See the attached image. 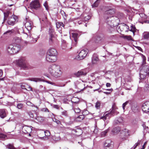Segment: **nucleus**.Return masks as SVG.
Segmentation results:
<instances>
[{
    "instance_id": "nucleus-1",
    "label": "nucleus",
    "mask_w": 149,
    "mask_h": 149,
    "mask_svg": "<svg viewBox=\"0 0 149 149\" xmlns=\"http://www.w3.org/2000/svg\"><path fill=\"white\" fill-rule=\"evenodd\" d=\"M48 72L51 75L55 77H60L62 73L60 66L56 65H50L48 68Z\"/></svg>"
},
{
    "instance_id": "nucleus-2",
    "label": "nucleus",
    "mask_w": 149,
    "mask_h": 149,
    "mask_svg": "<svg viewBox=\"0 0 149 149\" xmlns=\"http://www.w3.org/2000/svg\"><path fill=\"white\" fill-rule=\"evenodd\" d=\"M21 49L19 45L10 44L6 47V50L7 53L10 54H15L18 52Z\"/></svg>"
},
{
    "instance_id": "nucleus-3",
    "label": "nucleus",
    "mask_w": 149,
    "mask_h": 149,
    "mask_svg": "<svg viewBox=\"0 0 149 149\" xmlns=\"http://www.w3.org/2000/svg\"><path fill=\"white\" fill-rule=\"evenodd\" d=\"M141 67L142 69H141L140 70V77L141 80L142 79V82H143V81L146 80V79H144L146 75L149 74V66L143 65V64ZM141 81H140V82H141Z\"/></svg>"
},
{
    "instance_id": "nucleus-4",
    "label": "nucleus",
    "mask_w": 149,
    "mask_h": 149,
    "mask_svg": "<svg viewBox=\"0 0 149 149\" xmlns=\"http://www.w3.org/2000/svg\"><path fill=\"white\" fill-rule=\"evenodd\" d=\"M15 62L16 64L22 69L26 70L29 68L28 64L24 57H22L19 59L16 60Z\"/></svg>"
},
{
    "instance_id": "nucleus-5",
    "label": "nucleus",
    "mask_w": 149,
    "mask_h": 149,
    "mask_svg": "<svg viewBox=\"0 0 149 149\" xmlns=\"http://www.w3.org/2000/svg\"><path fill=\"white\" fill-rule=\"evenodd\" d=\"M130 134V131L127 129H125L122 130L120 134V138L123 140H124L129 136Z\"/></svg>"
},
{
    "instance_id": "nucleus-6",
    "label": "nucleus",
    "mask_w": 149,
    "mask_h": 149,
    "mask_svg": "<svg viewBox=\"0 0 149 149\" xmlns=\"http://www.w3.org/2000/svg\"><path fill=\"white\" fill-rule=\"evenodd\" d=\"M40 6V4L38 0L32 1L30 4V7L32 9L37 10Z\"/></svg>"
},
{
    "instance_id": "nucleus-7",
    "label": "nucleus",
    "mask_w": 149,
    "mask_h": 149,
    "mask_svg": "<svg viewBox=\"0 0 149 149\" xmlns=\"http://www.w3.org/2000/svg\"><path fill=\"white\" fill-rule=\"evenodd\" d=\"M17 19V17L13 15L8 18L7 20V23L9 25L13 26L16 23Z\"/></svg>"
},
{
    "instance_id": "nucleus-8",
    "label": "nucleus",
    "mask_w": 149,
    "mask_h": 149,
    "mask_svg": "<svg viewBox=\"0 0 149 149\" xmlns=\"http://www.w3.org/2000/svg\"><path fill=\"white\" fill-rule=\"evenodd\" d=\"M107 17L106 22L111 27H113L116 25L115 24V22L114 20V17L113 16Z\"/></svg>"
},
{
    "instance_id": "nucleus-9",
    "label": "nucleus",
    "mask_w": 149,
    "mask_h": 149,
    "mask_svg": "<svg viewBox=\"0 0 149 149\" xmlns=\"http://www.w3.org/2000/svg\"><path fill=\"white\" fill-rule=\"evenodd\" d=\"M88 50H82L79 52V55L76 57V58L78 60H80L84 59L87 55Z\"/></svg>"
},
{
    "instance_id": "nucleus-10",
    "label": "nucleus",
    "mask_w": 149,
    "mask_h": 149,
    "mask_svg": "<svg viewBox=\"0 0 149 149\" xmlns=\"http://www.w3.org/2000/svg\"><path fill=\"white\" fill-rule=\"evenodd\" d=\"M46 59L47 61L49 62H54L57 60V56L54 55L47 54Z\"/></svg>"
},
{
    "instance_id": "nucleus-11",
    "label": "nucleus",
    "mask_w": 149,
    "mask_h": 149,
    "mask_svg": "<svg viewBox=\"0 0 149 149\" xmlns=\"http://www.w3.org/2000/svg\"><path fill=\"white\" fill-rule=\"evenodd\" d=\"M142 109L143 111L147 113L149 112V102H146L143 104Z\"/></svg>"
},
{
    "instance_id": "nucleus-12",
    "label": "nucleus",
    "mask_w": 149,
    "mask_h": 149,
    "mask_svg": "<svg viewBox=\"0 0 149 149\" xmlns=\"http://www.w3.org/2000/svg\"><path fill=\"white\" fill-rule=\"evenodd\" d=\"M25 26L27 30L29 31L33 27V24L31 21H28L25 23Z\"/></svg>"
},
{
    "instance_id": "nucleus-13",
    "label": "nucleus",
    "mask_w": 149,
    "mask_h": 149,
    "mask_svg": "<svg viewBox=\"0 0 149 149\" xmlns=\"http://www.w3.org/2000/svg\"><path fill=\"white\" fill-rule=\"evenodd\" d=\"M113 142L110 141H107L104 144L105 149H111L113 146Z\"/></svg>"
},
{
    "instance_id": "nucleus-14",
    "label": "nucleus",
    "mask_w": 149,
    "mask_h": 149,
    "mask_svg": "<svg viewBox=\"0 0 149 149\" xmlns=\"http://www.w3.org/2000/svg\"><path fill=\"white\" fill-rule=\"evenodd\" d=\"M87 72L86 70H81L74 73V74L77 77H78L81 75H85Z\"/></svg>"
},
{
    "instance_id": "nucleus-15",
    "label": "nucleus",
    "mask_w": 149,
    "mask_h": 149,
    "mask_svg": "<svg viewBox=\"0 0 149 149\" xmlns=\"http://www.w3.org/2000/svg\"><path fill=\"white\" fill-rule=\"evenodd\" d=\"M47 54L54 55L55 56H57V51L54 48H50L48 51Z\"/></svg>"
},
{
    "instance_id": "nucleus-16",
    "label": "nucleus",
    "mask_w": 149,
    "mask_h": 149,
    "mask_svg": "<svg viewBox=\"0 0 149 149\" xmlns=\"http://www.w3.org/2000/svg\"><path fill=\"white\" fill-rule=\"evenodd\" d=\"M21 42V38L17 37L14 38L13 40V44L16 45H19V44Z\"/></svg>"
},
{
    "instance_id": "nucleus-17",
    "label": "nucleus",
    "mask_w": 149,
    "mask_h": 149,
    "mask_svg": "<svg viewBox=\"0 0 149 149\" xmlns=\"http://www.w3.org/2000/svg\"><path fill=\"white\" fill-rule=\"evenodd\" d=\"M99 60L96 54H94L92 58V63L95 64H96Z\"/></svg>"
},
{
    "instance_id": "nucleus-18",
    "label": "nucleus",
    "mask_w": 149,
    "mask_h": 149,
    "mask_svg": "<svg viewBox=\"0 0 149 149\" xmlns=\"http://www.w3.org/2000/svg\"><path fill=\"white\" fill-rule=\"evenodd\" d=\"M55 39V38L54 36H53L52 34H51V36H50V37L49 39V45H52L54 43Z\"/></svg>"
},
{
    "instance_id": "nucleus-19",
    "label": "nucleus",
    "mask_w": 149,
    "mask_h": 149,
    "mask_svg": "<svg viewBox=\"0 0 149 149\" xmlns=\"http://www.w3.org/2000/svg\"><path fill=\"white\" fill-rule=\"evenodd\" d=\"M115 13L114 10L113 9H110L108 10L107 11L106 13L105 14V17H107V15H110L109 16L111 17L113 16L112 15Z\"/></svg>"
},
{
    "instance_id": "nucleus-20",
    "label": "nucleus",
    "mask_w": 149,
    "mask_h": 149,
    "mask_svg": "<svg viewBox=\"0 0 149 149\" xmlns=\"http://www.w3.org/2000/svg\"><path fill=\"white\" fill-rule=\"evenodd\" d=\"M72 37L73 38V40H74V42H75V44L76 43L78 38V34L76 33H72Z\"/></svg>"
},
{
    "instance_id": "nucleus-21",
    "label": "nucleus",
    "mask_w": 149,
    "mask_h": 149,
    "mask_svg": "<svg viewBox=\"0 0 149 149\" xmlns=\"http://www.w3.org/2000/svg\"><path fill=\"white\" fill-rule=\"evenodd\" d=\"M85 116L83 115H81L75 118V120L77 121L80 122L82 120L85 118Z\"/></svg>"
},
{
    "instance_id": "nucleus-22",
    "label": "nucleus",
    "mask_w": 149,
    "mask_h": 149,
    "mask_svg": "<svg viewBox=\"0 0 149 149\" xmlns=\"http://www.w3.org/2000/svg\"><path fill=\"white\" fill-rule=\"evenodd\" d=\"M6 116L5 111L4 109H1L0 110V117L2 118H3Z\"/></svg>"
},
{
    "instance_id": "nucleus-23",
    "label": "nucleus",
    "mask_w": 149,
    "mask_h": 149,
    "mask_svg": "<svg viewBox=\"0 0 149 149\" xmlns=\"http://www.w3.org/2000/svg\"><path fill=\"white\" fill-rule=\"evenodd\" d=\"M79 99L76 97H73L71 99V102L73 104H78L79 102Z\"/></svg>"
},
{
    "instance_id": "nucleus-24",
    "label": "nucleus",
    "mask_w": 149,
    "mask_h": 149,
    "mask_svg": "<svg viewBox=\"0 0 149 149\" xmlns=\"http://www.w3.org/2000/svg\"><path fill=\"white\" fill-rule=\"evenodd\" d=\"M28 80L36 82L43 81V80L42 79L39 78H33L29 79Z\"/></svg>"
},
{
    "instance_id": "nucleus-25",
    "label": "nucleus",
    "mask_w": 149,
    "mask_h": 149,
    "mask_svg": "<svg viewBox=\"0 0 149 149\" xmlns=\"http://www.w3.org/2000/svg\"><path fill=\"white\" fill-rule=\"evenodd\" d=\"M131 109L132 111L135 113L137 112L138 111V107L136 104L132 105L131 107Z\"/></svg>"
},
{
    "instance_id": "nucleus-26",
    "label": "nucleus",
    "mask_w": 149,
    "mask_h": 149,
    "mask_svg": "<svg viewBox=\"0 0 149 149\" xmlns=\"http://www.w3.org/2000/svg\"><path fill=\"white\" fill-rule=\"evenodd\" d=\"M72 132L76 133L77 135H79L82 133L81 130L80 129H77L72 130Z\"/></svg>"
},
{
    "instance_id": "nucleus-27",
    "label": "nucleus",
    "mask_w": 149,
    "mask_h": 149,
    "mask_svg": "<svg viewBox=\"0 0 149 149\" xmlns=\"http://www.w3.org/2000/svg\"><path fill=\"white\" fill-rule=\"evenodd\" d=\"M84 84L82 83H79L76 86V87L80 90L79 91H83V89L85 87L83 88V87Z\"/></svg>"
},
{
    "instance_id": "nucleus-28",
    "label": "nucleus",
    "mask_w": 149,
    "mask_h": 149,
    "mask_svg": "<svg viewBox=\"0 0 149 149\" xmlns=\"http://www.w3.org/2000/svg\"><path fill=\"white\" fill-rule=\"evenodd\" d=\"M145 82L146 84H145V85L144 86L145 90L146 91H148L149 90V85L148 84V83L147 81V80H146L145 81H143V82Z\"/></svg>"
},
{
    "instance_id": "nucleus-29",
    "label": "nucleus",
    "mask_w": 149,
    "mask_h": 149,
    "mask_svg": "<svg viewBox=\"0 0 149 149\" xmlns=\"http://www.w3.org/2000/svg\"><path fill=\"white\" fill-rule=\"evenodd\" d=\"M137 30L134 26H131V32H132L133 35L134 36L135 34V33L136 32Z\"/></svg>"
},
{
    "instance_id": "nucleus-30",
    "label": "nucleus",
    "mask_w": 149,
    "mask_h": 149,
    "mask_svg": "<svg viewBox=\"0 0 149 149\" xmlns=\"http://www.w3.org/2000/svg\"><path fill=\"white\" fill-rule=\"evenodd\" d=\"M36 119L38 121L42 122L45 120V118L41 116H37L36 118Z\"/></svg>"
},
{
    "instance_id": "nucleus-31",
    "label": "nucleus",
    "mask_w": 149,
    "mask_h": 149,
    "mask_svg": "<svg viewBox=\"0 0 149 149\" xmlns=\"http://www.w3.org/2000/svg\"><path fill=\"white\" fill-rule=\"evenodd\" d=\"M143 38L145 39H148L149 38V32H144L143 33Z\"/></svg>"
},
{
    "instance_id": "nucleus-32",
    "label": "nucleus",
    "mask_w": 149,
    "mask_h": 149,
    "mask_svg": "<svg viewBox=\"0 0 149 149\" xmlns=\"http://www.w3.org/2000/svg\"><path fill=\"white\" fill-rule=\"evenodd\" d=\"M47 82L48 84H50L54 85L56 86H59V87H62L63 86H65V84L63 85V84H58V85H56L55 83H54L52 82H51V81H47Z\"/></svg>"
},
{
    "instance_id": "nucleus-33",
    "label": "nucleus",
    "mask_w": 149,
    "mask_h": 149,
    "mask_svg": "<svg viewBox=\"0 0 149 149\" xmlns=\"http://www.w3.org/2000/svg\"><path fill=\"white\" fill-rule=\"evenodd\" d=\"M112 110L110 111V113H112V112H115V111L116 109H118L116 105L114 103L112 106Z\"/></svg>"
},
{
    "instance_id": "nucleus-34",
    "label": "nucleus",
    "mask_w": 149,
    "mask_h": 149,
    "mask_svg": "<svg viewBox=\"0 0 149 149\" xmlns=\"http://www.w3.org/2000/svg\"><path fill=\"white\" fill-rule=\"evenodd\" d=\"M64 24L62 22H58L56 23V26L57 28H59L61 26L64 27Z\"/></svg>"
},
{
    "instance_id": "nucleus-35",
    "label": "nucleus",
    "mask_w": 149,
    "mask_h": 149,
    "mask_svg": "<svg viewBox=\"0 0 149 149\" xmlns=\"http://www.w3.org/2000/svg\"><path fill=\"white\" fill-rule=\"evenodd\" d=\"M123 118L122 117H120L118 118L117 120L116 121V123L117 124L119 123H121L123 122Z\"/></svg>"
},
{
    "instance_id": "nucleus-36",
    "label": "nucleus",
    "mask_w": 149,
    "mask_h": 149,
    "mask_svg": "<svg viewBox=\"0 0 149 149\" xmlns=\"http://www.w3.org/2000/svg\"><path fill=\"white\" fill-rule=\"evenodd\" d=\"M9 13H10V12L8 11H7L6 12L4 13V21H5L6 20L7 17L8 16Z\"/></svg>"
},
{
    "instance_id": "nucleus-37",
    "label": "nucleus",
    "mask_w": 149,
    "mask_h": 149,
    "mask_svg": "<svg viewBox=\"0 0 149 149\" xmlns=\"http://www.w3.org/2000/svg\"><path fill=\"white\" fill-rule=\"evenodd\" d=\"M110 116V113H107L105 116L101 117L100 118V119H102L104 120H105L106 119L107 117L108 116Z\"/></svg>"
},
{
    "instance_id": "nucleus-38",
    "label": "nucleus",
    "mask_w": 149,
    "mask_h": 149,
    "mask_svg": "<svg viewBox=\"0 0 149 149\" xmlns=\"http://www.w3.org/2000/svg\"><path fill=\"white\" fill-rule=\"evenodd\" d=\"M109 131V129H107L104 131H103L101 132V135L102 136L104 137L105 136L106 134Z\"/></svg>"
},
{
    "instance_id": "nucleus-39",
    "label": "nucleus",
    "mask_w": 149,
    "mask_h": 149,
    "mask_svg": "<svg viewBox=\"0 0 149 149\" xmlns=\"http://www.w3.org/2000/svg\"><path fill=\"white\" fill-rule=\"evenodd\" d=\"M99 2L98 0H97L93 5H92V6L93 7H97L99 4Z\"/></svg>"
},
{
    "instance_id": "nucleus-40",
    "label": "nucleus",
    "mask_w": 149,
    "mask_h": 149,
    "mask_svg": "<svg viewBox=\"0 0 149 149\" xmlns=\"http://www.w3.org/2000/svg\"><path fill=\"white\" fill-rule=\"evenodd\" d=\"M100 101H97L95 105V108L97 109H98L100 108Z\"/></svg>"
},
{
    "instance_id": "nucleus-41",
    "label": "nucleus",
    "mask_w": 149,
    "mask_h": 149,
    "mask_svg": "<svg viewBox=\"0 0 149 149\" xmlns=\"http://www.w3.org/2000/svg\"><path fill=\"white\" fill-rule=\"evenodd\" d=\"M120 131V128L119 127H117L114 129L113 131L115 133H118Z\"/></svg>"
},
{
    "instance_id": "nucleus-42",
    "label": "nucleus",
    "mask_w": 149,
    "mask_h": 149,
    "mask_svg": "<svg viewBox=\"0 0 149 149\" xmlns=\"http://www.w3.org/2000/svg\"><path fill=\"white\" fill-rule=\"evenodd\" d=\"M49 33L50 36H51V34H52L54 36V30L53 29L50 28L49 29Z\"/></svg>"
},
{
    "instance_id": "nucleus-43",
    "label": "nucleus",
    "mask_w": 149,
    "mask_h": 149,
    "mask_svg": "<svg viewBox=\"0 0 149 149\" xmlns=\"http://www.w3.org/2000/svg\"><path fill=\"white\" fill-rule=\"evenodd\" d=\"M89 111L86 110L84 109L83 111L82 112V115H84V116L85 115H88L89 113Z\"/></svg>"
},
{
    "instance_id": "nucleus-44",
    "label": "nucleus",
    "mask_w": 149,
    "mask_h": 149,
    "mask_svg": "<svg viewBox=\"0 0 149 149\" xmlns=\"http://www.w3.org/2000/svg\"><path fill=\"white\" fill-rule=\"evenodd\" d=\"M43 6L45 7L46 9L48 10L49 9L48 5L47 2L46 1L43 4Z\"/></svg>"
},
{
    "instance_id": "nucleus-45",
    "label": "nucleus",
    "mask_w": 149,
    "mask_h": 149,
    "mask_svg": "<svg viewBox=\"0 0 149 149\" xmlns=\"http://www.w3.org/2000/svg\"><path fill=\"white\" fill-rule=\"evenodd\" d=\"M31 36L33 38H34L35 39V40L33 41V42H36L37 41V39L39 38V36H38L36 38L34 35V34L31 35Z\"/></svg>"
},
{
    "instance_id": "nucleus-46",
    "label": "nucleus",
    "mask_w": 149,
    "mask_h": 149,
    "mask_svg": "<svg viewBox=\"0 0 149 149\" xmlns=\"http://www.w3.org/2000/svg\"><path fill=\"white\" fill-rule=\"evenodd\" d=\"M91 17V16L89 15H87L84 18V21L85 22L87 21L90 19Z\"/></svg>"
},
{
    "instance_id": "nucleus-47",
    "label": "nucleus",
    "mask_w": 149,
    "mask_h": 149,
    "mask_svg": "<svg viewBox=\"0 0 149 149\" xmlns=\"http://www.w3.org/2000/svg\"><path fill=\"white\" fill-rule=\"evenodd\" d=\"M129 103V101H127L123 104V105H122L123 108L124 110L125 109V107H126V105L128 104Z\"/></svg>"
},
{
    "instance_id": "nucleus-48",
    "label": "nucleus",
    "mask_w": 149,
    "mask_h": 149,
    "mask_svg": "<svg viewBox=\"0 0 149 149\" xmlns=\"http://www.w3.org/2000/svg\"><path fill=\"white\" fill-rule=\"evenodd\" d=\"M139 15L142 19H145L146 17V15L143 13L139 14Z\"/></svg>"
},
{
    "instance_id": "nucleus-49",
    "label": "nucleus",
    "mask_w": 149,
    "mask_h": 149,
    "mask_svg": "<svg viewBox=\"0 0 149 149\" xmlns=\"http://www.w3.org/2000/svg\"><path fill=\"white\" fill-rule=\"evenodd\" d=\"M23 107V104L22 103H19L17 105V107L18 109H21Z\"/></svg>"
},
{
    "instance_id": "nucleus-50",
    "label": "nucleus",
    "mask_w": 149,
    "mask_h": 149,
    "mask_svg": "<svg viewBox=\"0 0 149 149\" xmlns=\"http://www.w3.org/2000/svg\"><path fill=\"white\" fill-rule=\"evenodd\" d=\"M53 121L56 122L57 124H61V122L60 121L55 118L53 119Z\"/></svg>"
},
{
    "instance_id": "nucleus-51",
    "label": "nucleus",
    "mask_w": 149,
    "mask_h": 149,
    "mask_svg": "<svg viewBox=\"0 0 149 149\" xmlns=\"http://www.w3.org/2000/svg\"><path fill=\"white\" fill-rule=\"evenodd\" d=\"M74 111L76 113H79L80 112V109L79 108H74Z\"/></svg>"
},
{
    "instance_id": "nucleus-52",
    "label": "nucleus",
    "mask_w": 149,
    "mask_h": 149,
    "mask_svg": "<svg viewBox=\"0 0 149 149\" xmlns=\"http://www.w3.org/2000/svg\"><path fill=\"white\" fill-rule=\"evenodd\" d=\"M119 112L118 111H116V110L115 111V112H112V113H110V112L109 113H110V115L111 116H114V115L116 114H117L119 113Z\"/></svg>"
},
{
    "instance_id": "nucleus-53",
    "label": "nucleus",
    "mask_w": 149,
    "mask_h": 149,
    "mask_svg": "<svg viewBox=\"0 0 149 149\" xmlns=\"http://www.w3.org/2000/svg\"><path fill=\"white\" fill-rule=\"evenodd\" d=\"M123 37L125 39H126L128 40H130V36H123Z\"/></svg>"
},
{
    "instance_id": "nucleus-54",
    "label": "nucleus",
    "mask_w": 149,
    "mask_h": 149,
    "mask_svg": "<svg viewBox=\"0 0 149 149\" xmlns=\"http://www.w3.org/2000/svg\"><path fill=\"white\" fill-rule=\"evenodd\" d=\"M8 148L10 149H16L13 145L10 144L8 145Z\"/></svg>"
},
{
    "instance_id": "nucleus-55",
    "label": "nucleus",
    "mask_w": 149,
    "mask_h": 149,
    "mask_svg": "<svg viewBox=\"0 0 149 149\" xmlns=\"http://www.w3.org/2000/svg\"><path fill=\"white\" fill-rule=\"evenodd\" d=\"M61 113L62 115L63 116H68V113L66 111H64L62 112Z\"/></svg>"
},
{
    "instance_id": "nucleus-56",
    "label": "nucleus",
    "mask_w": 149,
    "mask_h": 149,
    "mask_svg": "<svg viewBox=\"0 0 149 149\" xmlns=\"http://www.w3.org/2000/svg\"><path fill=\"white\" fill-rule=\"evenodd\" d=\"M6 137V136L3 134H0V139H4Z\"/></svg>"
},
{
    "instance_id": "nucleus-57",
    "label": "nucleus",
    "mask_w": 149,
    "mask_h": 149,
    "mask_svg": "<svg viewBox=\"0 0 149 149\" xmlns=\"http://www.w3.org/2000/svg\"><path fill=\"white\" fill-rule=\"evenodd\" d=\"M45 133L46 136H48L50 135V132L49 131L47 130L45 132Z\"/></svg>"
},
{
    "instance_id": "nucleus-58",
    "label": "nucleus",
    "mask_w": 149,
    "mask_h": 149,
    "mask_svg": "<svg viewBox=\"0 0 149 149\" xmlns=\"http://www.w3.org/2000/svg\"><path fill=\"white\" fill-rule=\"evenodd\" d=\"M41 111H43L49 112V111L47 108H43L41 109Z\"/></svg>"
},
{
    "instance_id": "nucleus-59",
    "label": "nucleus",
    "mask_w": 149,
    "mask_h": 149,
    "mask_svg": "<svg viewBox=\"0 0 149 149\" xmlns=\"http://www.w3.org/2000/svg\"><path fill=\"white\" fill-rule=\"evenodd\" d=\"M77 42L75 44V42H74V40H72V46L73 47L76 46V45L77 43Z\"/></svg>"
},
{
    "instance_id": "nucleus-60",
    "label": "nucleus",
    "mask_w": 149,
    "mask_h": 149,
    "mask_svg": "<svg viewBox=\"0 0 149 149\" xmlns=\"http://www.w3.org/2000/svg\"><path fill=\"white\" fill-rule=\"evenodd\" d=\"M14 32V31L13 30H8L5 33H4V34H6L7 33H13Z\"/></svg>"
},
{
    "instance_id": "nucleus-61",
    "label": "nucleus",
    "mask_w": 149,
    "mask_h": 149,
    "mask_svg": "<svg viewBox=\"0 0 149 149\" xmlns=\"http://www.w3.org/2000/svg\"><path fill=\"white\" fill-rule=\"evenodd\" d=\"M131 11H132V13H134V14L136 13V12L137 10L136 9H134L133 8H131Z\"/></svg>"
},
{
    "instance_id": "nucleus-62",
    "label": "nucleus",
    "mask_w": 149,
    "mask_h": 149,
    "mask_svg": "<svg viewBox=\"0 0 149 149\" xmlns=\"http://www.w3.org/2000/svg\"><path fill=\"white\" fill-rule=\"evenodd\" d=\"M29 115L31 117L33 118L34 116L33 113L31 112H29Z\"/></svg>"
},
{
    "instance_id": "nucleus-63",
    "label": "nucleus",
    "mask_w": 149,
    "mask_h": 149,
    "mask_svg": "<svg viewBox=\"0 0 149 149\" xmlns=\"http://www.w3.org/2000/svg\"><path fill=\"white\" fill-rule=\"evenodd\" d=\"M140 141H138V142L137 143H136L134 145V149L139 144H140Z\"/></svg>"
},
{
    "instance_id": "nucleus-64",
    "label": "nucleus",
    "mask_w": 149,
    "mask_h": 149,
    "mask_svg": "<svg viewBox=\"0 0 149 149\" xmlns=\"http://www.w3.org/2000/svg\"><path fill=\"white\" fill-rule=\"evenodd\" d=\"M20 87L22 89H26L27 90V89L25 88V86L23 84H21L20 85Z\"/></svg>"
}]
</instances>
